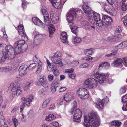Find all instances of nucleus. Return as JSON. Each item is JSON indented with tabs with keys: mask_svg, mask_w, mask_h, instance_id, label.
<instances>
[{
	"mask_svg": "<svg viewBox=\"0 0 127 127\" xmlns=\"http://www.w3.org/2000/svg\"><path fill=\"white\" fill-rule=\"evenodd\" d=\"M84 124L86 127H97L100 124V118L96 113L90 114L89 116H84Z\"/></svg>",
	"mask_w": 127,
	"mask_h": 127,
	"instance_id": "3",
	"label": "nucleus"
},
{
	"mask_svg": "<svg viewBox=\"0 0 127 127\" xmlns=\"http://www.w3.org/2000/svg\"><path fill=\"white\" fill-rule=\"evenodd\" d=\"M105 11L111 15L115 16L116 14L115 10L114 8L113 5H105L104 6Z\"/></svg>",
	"mask_w": 127,
	"mask_h": 127,
	"instance_id": "10",
	"label": "nucleus"
},
{
	"mask_svg": "<svg viewBox=\"0 0 127 127\" xmlns=\"http://www.w3.org/2000/svg\"><path fill=\"white\" fill-rule=\"evenodd\" d=\"M51 125H52L53 127H59V124L58 122H53L51 123Z\"/></svg>",
	"mask_w": 127,
	"mask_h": 127,
	"instance_id": "58",
	"label": "nucleus"
},
{
	"mask_svg": "<svg viewBox=\"0 0 127 127\" xmlns=\"http://www.w3.org/2000/svg\"><path fill=\"white\" fill-rule=\"evenodd\" d=\"M56 118L55 116L53 114H50L46 116L45 120L47 121H51Z\"/></svg>",
	"mask_w": 127,
	"mask_h": 127,
	"instance_id": "29",
	"label": "nucleus"
},
{
	"mask_svg": "<svg viewBox=\"0 0 127 127\" xmlns=\"http://www.w3.org/2000/svg\"><path fill=\"white\" fill-rule=\"evenodd\" d=\"M122 20L124 25L127 27V15L122 17Z\"/></svg>",
	"mask_w": 127,
	"mask_h": 127,
	"instance_id": "42",
	"label": "nucleus"
},
{
	"mask_svg": "<svg viewBox=\"0 0 127 127\" xmlns=\"http://www.w3.org/2000/svg\"><path fill=\"white\" fill-rule=\"evenodd\" d=\"M101 100H102V102H103L104 104L108 103V102L109 99L107 97H106V98H105Z\"/></svg>",
	"mask_w": 127,
	"mask_h": 127,
	"instance_id": "63",
	"label": "nucleus"
},
{
	"mask_svg": "<svg viewBox=\"0 0 127 127\" xmlns=\"http://www.w3.org/2000/svg\"><path fill=\"white\" fill-rule=\"evenodd\" d=\"M122 99L123 103L127 102V95H126L123 96L122 98Z\"/></svg>",
	"mask_w": 127,
	"mask_h": 127,
	"instance_id": "52",
	"label": "nucleus"
},
{
	"mask_svg": "<svg viewBox=\"0 0 127 127\" xmlns=\"http://www.w3.org/2000/svg\"><path fill=\"white\" fill-rule=\"evenodd\" d=\"M6 55L5 54H4V55L3 54V55L2 54H0V62L4 61L6 59H10L12 58H8V56H9V55H8V56Z\"/></svg>",
	"mask_w": 127,
	"mask_h": 127,
	"instance_id": "30",
	"label": "nucleus"
},
{
	"mask_svg": "<svg viewBox=\"0 0 127 127\" xmlns=\"http://www.w3.org/2000/svg\"><path fill=\"white\" fill-rule=\"evenodd\" d=\"M11 68L9 67H0V71L2 72H6L10 71Z\"/></svg>",
	"mask_w": 127,
	"mask_h": 127,
	"instance_id": "36",
	"label": "nucleus"
},
{
	"mask_svg": "<svg viewBox=\"0 0 127 127\" xmlns=\"http://www.w3.org/2000/svg\"><path fill=\"white\" fill-rule=\"evenodd\" d=\"M27 67V66L25 65L20 66L19 69V72L20 76H23L26 74V70Z\"/></svg>",
	"mask_w": 127,
	"mask_h": 127,
	"instance_id": "21",
	"label": "nucleus"
},
{
	"mask_svg": "<svg viewBox=\"0 0 127 127\" xmlns=\"http://www.w3.org/2000/svg\"><path fill=\"white\" fill-rule=\"evenodd\" d=\"M77 94L81 99H84L87 98L89 96V91L86 89L80 88L76 91Z\"/></svg>",
	"mask_w": 127,
	"mask_h": 127,
	"instance_id": "7",
	"label": "nucleus"
},
{
	"mask_svg": "<svg viewBox=\"0 0 127 127\" xmlns=\"http://www.w3.org/2000/svg\"><path fill=\"white\" fill-rule=\"evenodd\" d=\"M59 81L57 79H55L51 84L50 89L53 93L56 91V88L59 85Z\"/></svg>",
	"mask_w": 127,
	"mask_h": 127,
	"instance_id": "18",
	"label": "nucleus"
},
{
	"mask_svg": "<svg viewBox=\"0 0 127 127\" xmlns=\"http://www.w3.org/2000/svg\"><path fill=\"white\" fill-rule=\"evenodd\" d=\"M63 103V99L60 98L57 101V103L58 105H62Z\"/></svg>",
	"mask_w": 127,
	"mask_h": 127,
	"instance_id": "55",
	"label": "nucleus"
},
{
	"mask_svg": "<svg viewBox=\"0 0 127 127\" xmlns=\"http://www.w3.org/2000/svg\"><path fill=\"white\" fill-rule=\"evenodd\" d=\"M48 70L49 71H52L53 74L55 76H57L59 74V70L57 69L56 66L55 65H52L51 69H50V68H49L48 67Z\"/></svg>",
	"mask_w": 127,
	"mask_h": 127,
	"instance_id": "23",
	"label": "nucleus"
},
{
	"mask_svg": "<svg viewBox=\"0 0 127 127\" xmlns=\"http://www.w3.org/2000/svg\"><path fill=\"white\" fill-rule=\"evenodd\" d=\"M73 107L70 110L71 112L73 114V120L76 122H79L81 121L82 113L79 109H77V102L74 101L72 104Z\"/></svg>",
	"mask_w": 127,
	"mask_h": 127,
	"instance_id": "4",
	"label": "nucleus"
},
{
	"mask_svg": "<svg viewBox=\"0 0 127 127\" xmlns=\"http://www.w3.org/2000/svg\"><path fill=\"white\" fill-rule=\"evenodd\" d=\"M115 33L116 34H119L122 32V31L121 28L119 26H116L115 28Z\"/></svg>",
	"mask_w": 127,
	"mask_h": 127,
	"instance_id": "40",
	"label": "nucleus"
},
{
	"mask_svg": "<svg viewBox=\"0 0 127 127\" xmlns=\"http://www.w3.org/2000/svg\"><path fill=\"white\" fill-rule=\"evenodd\" d=\"M45 91V89H42L40 90L38 92L39 95L41 96L44 95L46 93Z\"/></svg>",
	"mask_w": 127,
	"mask_h": 127,
	"instance_id": "43",
	"label": "nucleus"
},
{
	"mask_svg": "<svg viewBox=\"0 0 127 127\" xmlns=\"http://www.w3.org/2000/svg\"><path fill=\"white\" fill-rule=\"evenodd\" d=\"M68 76L69 77L72 79H74L76 76L75 73H69Z\"/></svg>",
	"mask_w": 127,
	"mask_h": 127,
	"instance_id": "57",
	"label": "nucleus"
},
{
	"mask_svg": "<svg viewBox=\"0 0 127 127\" xmlns=\"http://www.w3.org/2000/svg\"><path fill=\"white\" fill-rule=\"evenodd\" d=\"M50 100L49 99H46L43 103L42 105V108H45L47 105L48 104V103L50 102Z\"/></svg>",
	"mask_w": 127,
	"mask_h": 127,
	"instance_id": "47",
	"label": "nucleus"
},
{
	"mask_svg": "<svg viewBox=\"0 0 127 127\" xmlns=\"http://www.w3.org/2000/svg\"><path fill=\"white\" fill-rule=\"evenodd\" d=\"M64 98L66 102H70L73 100L74 99V95L72 93H67L64 95Z\"/></svg>",
	"mask_w": 127,
	"mask_h": 127,
	"instance_id": "15",
	"label": "nucleus"
},
{
	"mask_svg": "<svg viewBox=\"0 0 127 127\" xmlns=\"http://www.w3.org/2000/svg\"><path fill=\"white\" fill-rule=\"evenodd\" d=\"M122 109L124 111H127V103L125 105H123V106L122 107Z\"/></svg>",
	"mask_w": 127,
	"mask_h": 127,
	"instance_id": "64",
	"label": "nucleus"
},
{
	"mask_svg": "<svg viewBox=\"0 0 127 127\" xmlns=\"http://www.w3.org/2000/svg\"><path fill=\"white\" fill-rule=\"evenodd\" d=\"M93 14L94 20L95 22L96 25L100 27L103 26V23L100 18V14L95 12H93Z\"/></svg>",
	"mask_w": 127,
	"mask_h": 127,
	"instance_id": "9",
	"label": "nucleus"
},
{
	"mask_svg": "<svg viewBox=\"0 0 127 127\" xmlns=\"http://www.w3.org/2000/svg\"><path fill=\"white\" fill-rule=\"evenodd\" d=\"M42 35L40 34H37L35 36L33 43L35 46H37L40 44V39L42 38Z\"/></svg>",
	"mask_w": 127,
	"mask_h": 127,
	"instance_id": "22",
	"label": "nucleus"
},
{
	"mask_svg": "<svg viewBox=\"0 0 127 127\" xmlns=\"http://www.w3.org/2000/svg\"><path fill=\"white\" fill-rule=\"evenodd\" d=\"M60 39L64 43H68L67 41V37H60Z\"/></svg>",
	"mask_w": 127,
	"mask_h": 127,
	"instance_id": "46",
	"label": "nucleus"
},
{
	"mask_svg": "<svg viewBox=\"0 0 127 127\" xmlns=\"http://www.w3.org/2000/svg\"><path fill=\"white\" fill-rule=\"evenodd\" d=\"M83 10L85 13L87 15H90L92 12V11L90 7L87 5V2L84 3L82 7Z\"/></svg>",
	"mask_w": 127,
	"mask_h": 127,
	"instance_id": "20",
	"label": "nucleus"
},
{
	"mask_svg": "<svg viewBox=\"0 0 127 127\" xmlns=\"http://www.w3.org/2000/svg\"><path fill=\"white\" fill-rule=\"evenodd\" d=\"M32 20L33 23L35 25L39 26L42 28H44V24L37 17H34L33 18Z\"/></svg>",
	"mask_w": 127,
	"mask_h": 127,
	"instance_id": "19",
	"label": "nucleus"
},
{
	"mask_svg": "<svg viewBox=\"0 0 127 127\" xmlns=\"http://www.w3.org/2000/svg\"><path fill=\"white\" fill-rule=\"evenodd\" d=\"M123 60L121 58H118L115 59L111 64V65L114 67H119L121 66Z\"/></svg>",
	"mask_w": 127,
	"mask_h": 127,
	"instance_id": "14",
	"label": "nucleus"
},
{
	"mask_svg": "<svg viewBox=\"0 0 127 127\" xmlns=\"http://www.w3.org/2000/svg\"><path fill=\"white\" fill-rule=\"evenodd\" d=\"M41 12L42 14L43 15L46 14H47L48 12L47 9V8L45 6H42L41 10Z\"/></svg>",
	"mask_w": 127,
	"mask_h": 127,
	"instance_id": "38",
	"label": "nucleus"
},
{
	"mask_svg": "<svg viewBox=\"0 0 127 127\" xmlns=\"http://www.w3.org/2000/svg\"><path fill=\"white\" fill-rule=\"evenodd\" d=\"M113 53L108 54H107L105 55V57L107 58L112 56L115 55L117 53L116 51H114L113 50L112 51Z\"/></svg>",
	"mask_w": 127,
	"mask_h": 127,
	"instance_id": "45",
	"label": "nucleus"
},
{
	"mask_svg": "<svg viewBox=\"0 0 127 127\" xmlns=\"http://www.w3.org/2000/svg\"><path fill=\"white\" fill-rule=\"evenodd\" d=\"M88 64L87 62H85L84 63L82 64L79 66V68L80 69L85 68L88 67Z\"/></svg>",
	"mask_w": 127,
	"mask_h": 127,
	"instance_id": "41",
	"label": "nucleus"
},
{
	"mask_svg": "<svg viewBox=\"0 0 127 127\" xmlns=\"http://www.w3.org/2000/svg\"><path fill=\"white\" fill-rule=\"evenodd\" d=\"M79 64V62L76 61H72L70 63L71 66L74 67L76 66Z\"/></svg>",
	"mask_w": 127,
	"mask_h": 127,
	"instance_id": "44",
	"label": "nucleus"
},
{
	"mask_svg": "<svg viewBox=\"0 0 127 127\" xmlns=\"http://www.w3.org/2000/svg\"><path fill=\"white\" fill-rule=\"evenodd\" d=\"M74 71V70L73 69H68L66 70L64 72L65 73H72Z\"/></svg>",
	"mask_w": 127,
	"mask_h": 127,
	"instance_id": "62",
	"label": "nucleus"
},
{
	"mask_svg": "<svg viewBox=\"0 0 127 127\" xmlns=\"http://www.w3.org/2000/svg\"><path fill=\"white\" fill-rule=\"evenodd\" d=\"M121 9L123 11H126L127 9V3L126 4H122Z\"/></svg>",
	"mask_w": 127,
	"mask_h": 127,
	"instance_id": "51",
	"label": "nucleus"
},
{
	"mask_svg": "<svg viewBox=\"0 0 127 127\" xmlns=\"http://www.w3.org/2000/svg\"><path fill=\"white\" fill-rule=\"evenodd\" d=\"M54 79V76L53 74H50L48 76V79L50 82H52Z\"/></svg>",
	"mask_w": 127,
	"mask_h": 127,
	"instance_id": "53",
	"label": "nucleus"
},
{
	"mask_svg": "<svg viewBox=\"0 0 127 127\" xmlns=\"http://www.w3.org/2000/svg\"><path fill=\"white\" fill-rule=\"evenodd\" d=\"M3 111H1L0 113V122L1 123H0V126H4L5 125H7L6 124L4 121V117L3 116Z\"/></svg>",
	"mask_w": 127,
	"mask_h": 127,
	"instance_id": "28",
	"label": "nucleus"
},
{
	"mask_svg": "<svg viewBox=\"0 0 127 127\" xmlns=\"http://www.w3.org/2000/svg\"><path fill=\"white\" fill-rule=\"evenodd\" d=\"M33 60L35 62H39V61H38V56L37 55H36L33 57Z\"/></svg>",
	"mask_w": 127,
	"mask_h": 127,
	"instance_id": "60",
	"label": "nucleus"
},
{
	"mask_svg": "<svg viewBox=\"0 0 127 127\" xmlns=\"http://www.w3.org/2000/svg\"><path fill=\"white\" fill-rule=\"evenodd\" d=\"M59 15L56 13H53L51 12L50 14V17L52 22L54 24L58 23L59 21Z\"/></svg>",
	"mask_w": 127,
	"mask_h": 127,
	"instance_id": "17",
	"label": "nucleus"
},
{
	"mask_svg": "<svg viewBox=\"0 0 127 127\" xmlns=\"http://www.w3.org/2000/svg\"><path fill=\"white\" fill-rule=\"evenodd\" d=\"M93 49L91 48L86 49L84 50V53L87 56L91 55L93 53Z\"/></svg>",
	"mask_w": 127,
	"mask_h": 127,
	"instance_id": "34",
	"label": "nucleus"
},
{
	"mask_svg": "<svg viewBox=\"0 0 127 127\" xmlns=\"http://www.w3.org/2000/svg\"><path fill=\"white\" fill-rule=\"evenodd\" d=\"M33 82L32 80H30L28 81L25 83V85L24 86V90H28L30 87V85Z\"/></svg>",
	"mask_w": 127,
	"mask_h": 127,
	"instance_id": "32",
	"label": "nucleus"
},
{
	"mask_svg": "<svg viewBox=\"0 0 127 127\" xmlns=\"http://www.w3.org/2000/svg\"><path fill=\"white\" fill-rule=\"evenodd\" d=\"M22 6L23 8V9H24L26 8V2L25 0H22Z\"/></svg>",
	"mask_w": 127,
	"mask_h": 127,
	"instance_id": "59",
	"label": "nucleus"
},
{
	"mask_svg": "<svg viewBox=\"0 0 127 127\" xmlns=\"http://www.w3.org/2000/svg\"><path fill=\"white\" fill-rule=\"evenodd\" d=\"M119 48H123L127 46V41H123L117 46Z\"/></svg>",
	"mask_w": 127,
	"mask_h": 127,
	"instance_id": "33",
	"label": "nucleus"
},
{
	"mask_svg": "<svg viewBox=\"0 0 127 127\" xmlns=\"http://www.w3.org/2000/svg\"><path fill=\"white\" fill-rule=\"evenodd\" d=\"M54 27L53 25L50 24L48 27V30L49 32V37H50L52 36V34L55 31Z\"/></svg>",
	"mask_w": 127,
	"mask_h": 127,
	"instance_id": "27",
	"label": "nucleus"
},
{
	"mask_svg": "<svg viewBox=\"0 0 127 127\" xmlns=\"http://www.w3.org/2000/svg\"><path fill=\"white\" fill-rule=\"evenodd\" d=\"M25 43L24 40H21L16 42L14 45V48L11 45L7 46L4 44H0V51L5 54L9 58H13L15 54H21L26 50V48H23V46Z\"/></svg>",
	"mask_w": 127,
	"mask_h": 127,
	"instance_id": "1",
	"label": "nucleus"
},
{
	"mask_svg": "<svg viewBox=\"0 0 127 127\" xmlns=\"http://www.w3.org/2000/svg\"><path fill=\"white\" fill-rule=\"evenodd\" d=\"M46 80V77L44 76H43L42 78H40L38 79L39 81L41 82V83Z\"/></svg>",
	"mask_w": 127,
	"mask_h": 127,
	"instance_id": "56",
	"label": "nucleus"
},
{
	"mask_svg": "<svg viewBox=\"0 0 127 127\" xmlns=\"http://www.w3.org/2000/svg\"><path fill=\"white\" fill-rule=\"evenodd\" d=\"M56 8L59 9L63 4H61V0H49Z\"/></svg>",
	"mask_w": 127,
	"mask_h": 127,
	"instance_id": "13",
	"label": "nucleus"
},
{
	"mask_svg": "<svg viewBox=\"0 0 127 127\" xmlns=\"http://www.w3.org/2000/svg\"><path fill=\"white\" fill-rule=\"evenodd\" d=\"M18 31L19 35L24 37L25 40L27 41L28 38L24 32V27L22 25H20L18 26Z\"/></svg>",
	"mask_w": 127,
	"mask_h": 127,
	"instance_id": "11",
	"label": "nucleus"
},
{
	"mask_svg": "<svg viewBox=\"0 0 127 127\" xmlns=\"http://www.w3.org/2000/svg\"><path fill=\"white\" fill-rule=\"evenodd\" d=\"M12 121L13 122L15 127H16L18 125L17 119H16L15 116H13L12 118Z\"/></svg>",
	"mask_w": 127,
	"mask_h": 127,
	"instance_id": "39",
	"label": "nucleus"
},
{
	"mask_svg": "<svg viewBox=\"0 0 127 127\" xmlns=\"http://www.w3.org/2000/svg\"><path fill=\"white\" fill-rule=\"evenodd\" d=\"M51 60L54 63L59 64L61 63L62 65H63V64L62 63L61 60L60 58L52 56H51Z\"/></svg>",
	"mask_w": 127,
	"mask_h": 127,
	"instance_id": "26",
	"label": "nucleus"
},
{
	"mask_svg": "<svg viewBox=\"0 0 127 127\" xmlns=\"http://www.w3.org/2000/svg\"><path fill=\"white\" fill-rule=\"evenodd\" d=\"M41 84L45 88L47 87L48 86V83L46 80L42 83Z\"/></svg>",
	"mask_w": 127,
	"mask_h": 127,
	"instance_id": "61",
	"label": "nucleus"
},
{
	"mask_svg": "<svg viewBox=\"0 0 127 127\" xmlns=\"http://www.w3.org/2000/svg\"><path fill=\"white\" fill-rule=\"evenodd\" d=\"M1 31L3 32V37L6 39H7V36L6 34L5 28H4L2 29H1Z\"/></svg>",
	"mask_w": 127,
	"mask_h": 127,
	"instance_id": "54",
	"label": "nucleus"
},
{
	"mask_svg": "<svg viewBox=\"0 0 127 127\" xmlns=\"http://www.w3.org/2000/svg\"><path fill=\"white\" fill-rule=\"evenodd\" d=\"M62 54L61 53L58 51H57L54 53V54L52 56L54 57H61L62 56Z\"/></svg>",
	"mask_w": 127,
	"mask_h": 127,
	"instance_id": "49",
	"label": "nucleus"
},
{
	"mask_svg": "<svg viewBox=\"0 0 127 127\" xmlns=\"http://www.w3.org/2000/svg\"><path fill=\"white\" fill-rule=\"evenodd\" d=\"M82 11L75 8H73L70 10L66 15L67 20L72 32L77 35L78 34V27L75 25L72 22L76 17L80 13H81Z\"/></svg>",
	"mask_w": 127,
	"mask_h": 127,
	"instance_id": "2",
	"label": "nucleus"
},
{
	"mask_svg": "<svg viewBox=\"0 0 127 127\" xmlns=\"http://www.w3.org/2000/svg\"><path fill=\"white\" fill-rule=\"evenodd\" d=\"M95 106L98 108L102 109L104 107V104L102 100H99L96 104Z\"/></svg>",
	"mask_w": 127,
	"mask_h": 127,
	"instance_id": "31",
	"label": "nucleus"
},
{
	"mask_svg": "<svg viewBox=\"0 0 127 127\" xmlns=\"http://www.w3.org/2000/svg\"><path fill=\"white\" fill-rule=\"evenodd\" d=\"M34 96L32 95H30L28 97L22 98L21 100L23 104L28 105L32 102Z\"/></svg>",
	"mask_w": 127,
	"mask_h": 127,
	"instance_id": "16",
	"label": "nucleus"
},
{
	"mask_svg": "<svg viewBox=\"0 0 127 127\" xmlns=\"http://www.w3.org/2000/svg\"><path fill=\"white\" fill-rule=\"evenodd\" d=\"M95 77L98 79L97 81L100 83H102L105 81L108 77V75L104 73H99L96 70H95L93 73Z\"/></svg>",
	"mask_w": 127,
	"mask_h": 127,
	"instance_id": "5",
	"label": "nucleus"
},
{
	"mask_svg": "<svg viewBox=\"0 0 127 127\" xmlns=\"http://www.w3.org/2000/svg\"><path fill=\"white\" fill-rule=\"evenodd\" d=\"M37 65V64L35 63L29 65V68L30 69H31L32 68L33 69H35Z\"/></svg>",
	"mask_w": 127,
	"mask_h": 127,
	"instance_id": "50",
	"label": "nucleus"
},
{
	"mask_svg": "<svg viewBox=\"0 0 127 127\" xmlns=\"http://www.w3.org/2000/svg\"><path fill=\"white\" fill-rule=\"evenodd\" d=\"M102 21L103 23V26L110 24L112 22V20L111 17L108 15H104L103 16Z\"/></svg>",
	"mask_w": 127,
	"mask_h": 127,
	"instance_id": "12",
	"label": "nucleus"
},
{
	"mask_svg": "<svg viewBox=\"0 0 127 127\" xmlns=\"http://www.w3.org/2000/svg\"><path fill=\"white\" fill-rule=\"evenodd\" d=\"M85 87L89 89H94L96 87L97 85V82L95 79L89 78L84 81Z\"/></svg>",
	"mask_w": 127,
	"mask_h": 127,
	"instance_id": "6",
	"label": "nucleus"
},
{
	"mask_svg": "<svg viewBox=\"0 0 127 127\" xmlns=\"http://www.w3.org/2000/svg\"><path fill=\"white\" fill-rule=\"evenodd\" d=\"M39 61L37 63V65L35 69L36 70L35 72L36 74H39L40 73L42 68V63L41 61Z\"/></svg>",
	"mask_w": 127,
	"mask_h": 127,
	"instance_id": "25",
	"label": "nucleus"
},
{
	"mask_svg": "<svg viewBox=\"0 0 127 127\" xmlns=\"http://www.w3.org/2000/svg\"><path fill=\"white\" fill-rule=\"evenodd\" d=\"M121 36L120 34H117L115 35H113L109 37L108 38V40L110 41H116L119 40Z\"/></svg>",
	"mask_w": 127,
	"mask_h": 127,
	"instance_id": "24",
	"label": "nucleus"
},
{
	"mask_svg": "<svg viewBox=\"0 0 127 127\" xmlns=\"http://www.w3.org/2000/svg\"><path fill=\"white\" fill-rule=\"evenodd\" d=\"M113 121L114 123H113L115 125L116 127H119L122 124L121 122L118 121Z\"/></svg>",
	"mask_w": 127,
	"mask_h": 127,
	"instance_id": "48",
	"label": "nucleus"
},
{
	"mask_svg": "<svg viewBox=\"0 0 127 127\" xmlns=\"http://www.w3.org/2000/svg\"><path fill=\"white\" fill-rule=\"evenodd\" d=\"M44 19V21L45 23L47 25H48V23L50 22V18L48 14H46L43 15Z\"/></svg>",
	"mask_w": 127,
	"mask_h": 127,
	"instance_id": "35",
	"label": "nucleus"
},
{
	"mask_svg": "<svg viewBox=\"0 0 127 127\" xmlns=\"http://www.w3.org/2000/svg\"><path fill=\"white\" fill-rule=\"evenodd\" d=\"M82 41L81 38L79 37H75L73 40V43L75 44L76 43H80Z\"/></svg>",
	"mask_w": 127,
	"mask_h": 127,
	"instance_id": "37",
	"label": "nucleus"
},
{
	"mask_svg": "<svg viewBox=\"0 0 127 127\" xmlns=\"http://www.w3.org/2000/svg\"><path fill=\"white\" fill-rule=\"evenodd\" d=\"M8 89L11 90L12 92H16V95L17 96H19L21 94L22 90L21 88L18 86H16L13 83H11L8 87Z\"/></svg>",
	"mask_w": 127,
	"mask_h": 127,
	"instance_id": "8",
	"label": "nucleus"
}]
</instances>
